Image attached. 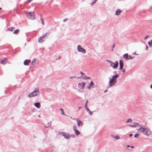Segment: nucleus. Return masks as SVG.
Masks as SVG:
<instances>
[{
    "instance_id": "f257e3e1",
    "label": "nucleus",
    "mask_w": 152,
    "mask_h": 152,
    "mask_svg": "<svg viewBox=\"0 0 152 152\" xmlns=\"http://www.w3.org/2000/svg\"><path fill=\"white\" fill-rule=\"evenodd\" d=\"M129 126L132 127H136L138 126L139 128L137 129V131L143 133L144 134L147 136H149L151 134L150 129L145 126H142L135 122H132L131 125Z\"/></svg>"
},
{
    "instance_id": "f03ea898",
    "label": "nucleus",
    "mask_w": 152,
    "mask_h": 152,
    "mask_svg": "<svg viewBox=\"0 0 152 152\" xmlns=\"http://www.w3.org/2000/svg\"><path fill=\"white\" fill-rule=\"evenodd\" d=\"M118 76V75L116 74L115 75L113 76L112 78L110 79L108 83L110 86H112L115 84L116 82V79Z\"/></svg>"
},
{
    "instance_id": "7ed1b4c3",
    "label": "nucleus",
    "mask_w": 152,
    "mask_h": 152,
    "mask_svg": "<svg viewBox=\"0 0 152 152\" xmlns=\"http://www.w3.org/2000/svg\"><path fill=\"white\" fill-rule=\"evenodd\" d=\"M39 88H35L34 90L28 95V97L31 98L32 97H35L37 96L39 93Z\"/></svg>"
},
{
    "instance_id": "20e7f679",
    "label": "nucleus",
    "mask_w": 152,
    "mask_h": 152,
    "mask_svg": "<svg viewBox=\"0 0 152 152\" xmlns=\"http://www.w3.org/2000/svg\"><path fill=\"white\" fill-rule=\"evenodd\" d=\"M107 61L109 62L110 63V66H112L113 69H115L118 67V61H116L115 63L109 60H107Z\"/></svg>"
},
{
    "instance_id": "39448f33",
    "label": "nucleus",
    "mask_w": 152,
    "mask_h": 152,
    "mask_svg": "<svg viewBox=\"0 0 152 152\" xmlns=\"http://www.w3.org/2000/svg\"><path fill=\"white\" fill-rule=\"evenodd\" d=\"M27 17L31 20H34L35 18L34 16V13L33 12H29L26 14Z\"/></svg>"
},
{
    "instance_id": "423d86ee",
    "label": "nucleus",
    "mask_w": 152,
    "mask_h": 152,
    "mask_svg": "<svg viewBox=\"0 0 152 152\" xmlns=\"http://www.w3.org/2000/svg\"><path fill=\"white\" fill-rule=\"evenodd\" d=\"M77 48V51L78 52L82 53H86V50L84 49L80 45H78Z\"/></svg>"
},
{
    "instance_id": "0eeeda50",
    "label": "nucleus",
    "mask_w": 152,
    "mask_h": 152,
    "mask_svg": "<svg viewBox=\"0 0 152 152\" xmlns=\"http://www.w3.org/2000/svg\"><path fill=\"white\" fill-rule=\"evenodd\" d=\"M86 83L84 82H82L78 84V86L80 89H83Z\"/></svg>"
},
{
    "instance_id": "6e6552de",
    "label": "nucleus",
    "mask_w": 152,
    "mask_h": 152,
    "mask_svg": "<svg viewBox=\"0 0 152 152\" xmlns=\"http://www.w3.org/2000/svg\"><path fill=\"white\" fill-rule=\"evenodd\" d=\"M80 74L82 75V79H84L85 80H90L91 79V78L89 77L86 76L85 75V74L83 72H80Z\"/></svg>"
},
{
    "instance_id": "1a4fd4ad",
    "label": "nucleus",
    "mask_w": 152,
    "mask_h": 152,
    "mask_svg": "<svg viewBox=\"0 0 152 152\" xmlns=\"http://www.w3.org/2000/svg\"><path fill=\"white\" fill-rule=\"evenodd\" d=\"M62 134V135L64 137V138L66 139H69V134H65L64 132H59V134Z\"/></svg>"
},
{
    "instance_id": "9d476101",
    "label": "nucleus",
    "mask_w": 152,
    "mask_h": 152,
    "mask_svg": "<svg viewBox=\"0 0 152 152\" xmlns=\"http://www.w3.org/2000/svg\"><path fill=\"white\" fill-rule=\"evenodd\" d=\"M119 65H120V67L119 69L121 70L122 69L123 67L124 66V62L121 60H120L119 61Z\"/></svg>"
},
{
    "instance_id": "9b49d317",
    "label": "nucleus",
    "mask_w": 152,
    "mask_h": 152,
    "mask_svg": "<svg viewBox=\"0 0 152 152\" xmlns=\"http://www.w3.org/2000/svg\"><path fill=\"white\" fill-rule=\"evenodd\" d=\"M31 61L30 60L26 59L24 61L23 64L25 65L28 66L29 65V63L31 62Z\"/></svg>"
},
{
    "instance_id": "f8f14e48",
    "label": "nucleus",
    "mask_w": 152,
    "mask_h": 152,
    "mask_svg": "<svg viewBox=\"0 0 152 152\" xmlns=\"http://www.w3.org/2000/svg\"><path fill=\"white\" fill-rule=\"evenodd\" d=\"M123 57L125 60H129V55L128 54L126 53L123 55Z\"/></svg>"
},
{
    "instance_id": "ddd939ff",
    "label": "nucleus",
    "mask_w": 152,
    "mask_h": 152,
    "mask_svg": "<svg viewBox=\"0 0 152 152\" xmlns=\"http://www.w3.org/2000/svg\"><path fill=\"white\" fill-rule=\"evenodd\" d=\"M34 105L36 107L38 108H39L40 107V104L39 102H37L34 103Z\"/></svg>"
},
{
    "instance_id": "4468645a",
    "label": "nucleus",
    "mask_w": 152,
    "mask_h": 152,
    "mask_svg": "<svg viewBox=\"0 0 152 152\" xmlns=\"http://www.w3.org/2000/svg\"><path fill=\"white\" fill-rule=\"evenodd\" d=\"M121 12L122 11L121 10L119 9H117L115 11V15H119V14H120Z\"/></svg>"
},
{
    "instance_id": "2eb2a0df",
    "label": "nucleus",
    "mask_w": 152,
    "mask_h": 152,
    "mask_svg": "<svg viewBox=\"0 0 152 152\" xmlns=\"http://www.w3.org/2000/svg\"><path fill=\"white\" fill-rule=\"evenodd\" d=\"M94 83L92 81H91L90 84L87 87V88L89 89L90 90L91 88V86L94 85Z\"/></svg>"
},
{
    "instance_id": "dca6fc26",
    "label": "nucleus",
    "mask_w": 152,
    "mask_h": 152,
    "mask_svg": "<svg viewBox=\"0 0 152 152\" xmlns=\"http://www.w3.org/2000/svg\"><path fill=\"white\" fill-rule=\"evenodd\" d=\"M85 108L87 112L89 113V114L91 115H92V112L90 111L89 108L88 107Z\"/></svg>"
},
{
    "instance_id": "f3484780",
    "label": "nucleus",
    "mask_w": 152,
    "mask_h": 152,
    "mask_svg": "<svg viewBox=\"0 0 152 152\" xmlns=\"http://www.w3.org/2000/svg\"><path fill=\"white\" fill-rule=\"evenodd\" d=\"M44 40L45 39L44 38H43L42 37H40L38 39V42L39 43H41L43 42Z\"/></svg>"
},
{
    "instance_id": "a211bd4d",
    "label": "nucleus",
    "mask_w": 152,
    "mask_h": 152,
    "mask_svg": "<svg viewBox=\"0 0 152 152\" xmlns=\"http://www.w3.org/2000/svg\"><path fill=\"white\" fill-rule=\"evenodd\" d=\"M111 136L113 138L116 140H118L120 138V137L118 135L114 136L113 135H111Z\"/></svg>"
},
{
    "instance_id": "6ab92c4d",
    "label": "nucleus",
    "mask_w": 152,
    "mask_h": 152,
    "mask_svg": "<svg viewBox=\"0 0 152 152\" xmlns=\"http://www.w3.org/2000/svg\"><path fill=\"white\" fill-rule=\"evenodd\" d=\"M75 119L77 121L78 126H80V125L82 123V121L80 120L77 118H75Z\"/></svg>"
},
{
    "instance_id": "aec40b11",
    "label": "nucleus",
    "mask_w": 152,
    "mask_h": 152,
    "mask_svg": "<svg viewBox=\"0 0 152 152\" xmlns=\"http://www.w3.org/2000/svg\"><path fill=\"white\" fill-rule=\"evenodd\" d=\"M50 34V33L49 32H47L46 34H45L44 35H42V36H41L43 38L45 39L47 36V35H48Z\"/></svg>"
},
{
    "instance_id": "412c9836",
    "label": "nucleus",
    "mask_w": 152,
    "mask_h": 152,
    "mask_svg": "<svg viewBox=\"0 0 152 152\" xmlns=\"http://www.w3.org/2000/svg\"><path fill=\"white\" fill-rule=\"evenodd\" d=\"M75 132L76 135L77 136L78 135L80 134V132L77 130H75Z\"/></svg>"
},
{
    "instance_id": "4be33fe9",
    "label": "nucleus",
    "mask_w": 152,
    "mask_h": 152,
    "mask_svg": "<svg viewBox=\"0 0 152 152\" xmlns=\"http://www.w3.org/2000/svg\"><path fill=\"white\" fill-rule=\"evenodd\" d=\"M148 44L150 47H152V39L151 40V41H149L148 42Z\"/></svg>"
},
{
    "instance_id": "5701e85b",
    "label": "nucleus",
    "mask_w": 152,
    "mask_h": 152,
    "mask_svg": "<svg viewBox=\"0 0 152 152\" xmlns=\"http://www.w3.org/2000/svg\"><path fill=\"white\" fill-rule=\"evenodd\" d=\"M6 60L5 59L2 60L1 62V63L2 64H5L6 63Z\"/></svg>"
},
{
    "instance_id": "b1692460",
    "label": "nucleus",
    "mask_w": 152,
    "mask_h": 152,
    "mask_svg": "<svg viewBox=\"0 0 152 152\" xmlns=\"http://www.w3.org/2000/svg\"><path fill=\"white\" fill-rule=\"evenodd\" d=\"M19 32V30L18 29H17V30L13 32V33L14 34H16L18 33Z\"/></svg>"
},
{
    "instance_id": "393cba45",
    "label": "nucleus",
    "mask_w": 152,
    "mask_h": 152,
    "mask_svg": "<svg viewBox=\"0 0 152 152\" xmlns=\"http://www.w3.org/2000/svg\"><path fill=\"white\" fill-rule=\"evenodd\" d=\"M132 121V119L130 118H129L127 119V120L126 121V123H130V122H131Z\"/></svg>"
},
{
    "instance_id": "a878e982",
    "label": "nucleus",
    "mask_w": 152,
    "mask_h": 152,
    "mask_svg": "<svg viewBox=\"0 0 152 152\" xmlns=\"http://www.w3.org/2000/svg\"><path fill=\"white\" fill-rule=\"evenodd\" d=\"M14 28V27H10L8 28V30L9 31H12Z\"/></svg>"
},
{
    "instance_id": "bb28decb",
    "label": "nucleus",
    "mask_w": 152,
    "mask_h": 152,
    "mask_svg": "<svg viewBox=\"0 0 152 152\" xmlns=\"http://www.w3.org/2000/svg\"><path fill=\"white\" fill-rule=\"evenodd\" d=\"M60 110L62 112V115H66L64 114V112L63 111V109L62 108H61Z\"/></svg>"
},
{
    "instance_id": "cd10ccee",
    "label": "nucleus",
    "mask_w": 152,
    "mask_h": 152,
    "mask_svg": "<svg viewBox=\"0 0 152 152\" xmlns=\"http://www.w3.org/2000/svg\"><path fill=\"white\" fill-rule=\"evenodd\" d=\"M69 139L71 137L74 138L75 137V136L74 134H69Z\"/></svg>"
},
{
    "instance_id": "c85d7f7f",
    "label": "nucleus",
    "mask_w": 152,
    "mask_h": 152,
    "mask_svg": "<svg viewBox=\"0 0 152 152\" xmlns=\"http://www.w3.org/2000/svg\"><path fill=\"white\" fill-rule=\"evenodd\" d=\"M97 1V0H93V2L92 3H91V5H93L96 3Z\"/></svg>"
},
{
    "instance_id": "c756f323",
    "label": "nucleus",
    "mask_w": 152,
    "mask_h": 152,
    "mask_svg": "<svg viewBox=\"0 0 152 152\" xmlns=\"http://www.w3.org/2000/svg\"><path fill=\"white\" fill-rule=\"evenodd\" d=\"M115 44H114L112 46V47L111 49V50L112 51H113V48L115 47Z\"/></svg>"
},
{
    "instance_id": "7c9ffc66",
    "label": "nucleus",
    "mask_w": 152,
    "mask_h": 152,
    "mask_svg": "<svg viewBox=\"0 0 152 152\" xmlns=\"http://www.w3.org/2000/svg\"><path fill=\"white\" fill-rule=\"evenodd\" d=\"M134 57H133L131 56L130 55H129V60L130 59H134Z\"/></svg>"
},
{
    "instance_id": "2f4dec72",
    "label": "nucleus",
    "mask_w": 152,
    "mask_h": 152,
    "mask_svg": "<svg viewBox=\"0 0 152 152\" xmlns=\"http://www.w3.org/2000/svg\"><path fill=\"white\" fill-rule=\"evenodd\" d=\"M88 101L87 100L86 101V104H85V108L88 107H87V104H88Z\"/></svg>"
},
{
    "instance_id": "473e14b6",
    "label": "nucleus",
    "mask_w": 152,
    "mask_h": 152,
    "mask_svg": "<svg viewBox=\"0 0 152 152\" xmlns=\"http://www.w3.org/2000/svg\"><path fill=\"white\" fill-rule=\"evenodd\" d=\"M139 134H136L134 135V137H135L137 138V137H139Z\"/></svg>"
},
{
    "instance_id": "72a5a7b5",
    "label": "nucleus",
    "mask_w": 152,
    "mask_h": 152,
    "mask_svg": "<svg viewBox=\"0 0 152 152\" xmlns=\"http://www.w3.org/2000/svg\"><path fill=\"white\" fill-rule=\"evenodd\" d=\"M41 22H42V25H43L44 24V21L43 20V19L42 18H41Z\"/></svg>"
},
{
    "instance_id": "f704fd0d",
    "label": "nucleus",
    "mask_w": 152,
    "mask_h": 152,
    "mask_svg": "<svg viewBox=\"0 0 152 152\" xmlns=\"http://www.w3.org/2000/svg\"><path fill=\"white\" fill-rule=\"evenodd\" d=\"M35 63H36V62H35V60H33L32 62V65H34L35 64Z\"/></svg>"
},
{
    "instance_id": "c9c22d12",
    "label": "nucleus",
    "mask_w": 152,
    "mask_h": 152,
    "mask_svg": "<svg viewBox=\"0 0 152 152\" xmlns=\"http://www.w3.org/2000/svg\"><path fill=\"white\" fill-rule=\"evenodd\" d=\"M149 35H147L144 38V39H147L149 37Z\"/></svg>"
},
{
    "instance_id": "e433bc0d",
    "label": "nucleus",
    "mask_w": 152,
    "mask_h": 152,
    "mask_svg": "<svg viewBox=\"0 0 152 152\" xmlns=\"http://www.w3.org/2000/svg\"><path fill=\"white\" fill-rule=\"evenodd\" d=\"M75 130H77L76 129V127L75 126H73V130L74 131H75Z\"/></svg>"
},
{
    "instance_id": "4c0bfd02",
    "label": "nucleus",
    "mask_w": 152,
    "mask_h": 152,
    "mask_svg": "<svg viewBox=\"0 0 152 152\" xmlns=\"http://www.w3.org/2000/svg\"><path fill=\"white\" fill-rule=\"evenodd\" d=\"M76 77H70L69 79H72L73 78H74Z\"/></svg>"
},
{
    "instance_id": "58836bf2",
    "label": "nucleus",
    "mask_w": 152,
    "mask_h": 152,
    "mask_svg": "<svg viewBox=\"0 0 152 152\" xmlns=\"http://www.w3.org/2000/svg\"><path fill=\"white\" fill-rule=\"evenodd\" d=\"M67 18L64 19L63 20V22H65L66 21H67Z\"/></svg>"
},
{
    "instance_id": "ea45409f",
    "label": "nucleus",
    "mask_w": 152,
    "mask_h": 152,
    "mask_svg": "<svg viewBox=\"0 0 152 152\" xmlns=\"http://www.w3.org/2000/svg\"><path fill=\"white\" fill-rule=\"evenodd\" d=\"M122 71L123 73H124L125 71V69H122Z\"/></svg>"
},
{
    "instance_id": "a19ab883",
    "label": "nucleus",
    "mask_w": 152,
    "mask_h": 152,
    "mask_svg": "<svg viewBox=\"0 0 152 152\" xmlns=\"http://www.w3.org/2000/svg\"><path fill=\"white\" fill-rule=\"evenodd\" d=\"M32 0H28L27 1V3H28L30 2Z\"/></svg>"
},
{
    "instance_id": "79ce46f5",
    "label": "nucleus",
    "mask_w": 152,
    "mask_h": 152,
    "mask_svg": "<svg viewBox=\"0 0 152 152\" xmlns=\"http://www.w3.org/2000/svg\"><path fill=\"white\" fill-rule=\"evenodd\" d=\"M82 76H81V77H76L77 78V79H80V78H82Z\"/></svg>"
},
{
    "instance_id": "37998d69",
    "label": "nucleus",
    "mask_w": 152,
    "mask_h": 152,
    "mask_svg": "<svg viewBox=\"0 0 152 152\" xmlns=\"http://www.w3.org/2000/svg\"><path fill=\"white\" fill-rule=\"evenodd\" d=\"M133 134H129V136L130 137H132L133 136Z\"/></svg>"
},
{
    "instance_id": "c03bdc74",
    "label": "nucleus",
    "mask_w": 152,
    "mask_h": 152,
    "mask_svg": "<svg viewBox=\"0 0 152 152\" xmlns=\"http://www.w3.org/2000/svg\"><path fill=\"white\" fill-rule=\"evenodd\" d=\"M82 108V107L81 106H80L78 107V110H79Z\"/></svg>"
},
{
    "instance_id": "a18cd8bd",
    "label": "nucleus",
    "mask_w": 152,
    "mask_h": 152,
    "mask_svg": "<svg viewBox=\"0 0 152 152\" xmlns=\"http://www.w3.org/2000/svg\"><path fill=\"white\" fill-rule=\"evenodd\" d=\"M148 46H147V45H146V50H148Z\"/></svg>"
},
{
    "instance_id": "49530a36",
    "label": "nucleus",
    "mask_w": 152,
    "mask_h": 152,
    "mask_svg": "<svg viewBox=\"0 0 152 152\" xmlns=\"http://www.w3.org/2000/svg\"><path fill=\"white\" fill-rule=\"evenodd\" d=\"M150 88L152 89V84L150 86Z\"/></svg>"
},
{
    "instance_id": "de8ad7c7",
    "label": "nucleus",
    "mask_w": 152,
    "mask_h": 152,
    "mask_svg": "<svg viewBox=\"0 0 152 152\" xmlns=\"http://www.w3.org/2000/svg\"><path fill=\"white\" fill-rule=\"evenodd\" d=\"M131 148H134V147L133 146H131Z\"/></svg>"
},
{
    "instance_id": "09e8293b",
    "label": "nucleus",
    "mask_w": 152,
    "mask_h": 152,
    "mask_svg": "<svg viewBox=\"0 0 152 152\" xmlns=\"http://www.w3.org/2000/svg\"><path fill=\"white\" fill-rule=\"evenodd\" d=\"M133 55L135 54V55H137V54H136L135 53H133Z\"/></svg>"
},
{
    "instance_id": "8fccbe9b",
    "label": "nucleus",
    "mask_w": 152,
    "mask_h": 152,
    "mask_svg": "<svg viewBox=\"0 0 152 152\" xmlns=\"http://www.w3.org/2000/svg\"><path fill=\"white\" fill-rule=\"evenodd\" d=\"M107 91V90H105L104 91V93H105Z\"/></svg>"
},
{
    "instance_id": "3c124183",
    "label": "nucleus",
    "mask_w": 152,
    "mask_h": 152,
    "mask_svg": "<svg viewBox=\"0 0 152 152\" xmlns=\"http://www.w3.org/2000/svg\"><path fill=\"white\" fill-rule=\"evenodd\" d=\"M130 147V146L129 145H128L127 146V147Z\"/></svg>"
},
{
    "instance_id": "603ef678",
    "label": "nucleus",
    "mask_w": 152,
    "mask_h": 152,
    "mask_svg": "<svg viewBox=\"0 0 152 152\" xmlns=\"http://www.w3.org/2000/svg\"><path fill=\"white\" fill-rule=\"evenodd\" d=\"M38 117H40V115H38Z\"/></svg>"
},
{
    "instance_id": "864d4df0",
    "label": "nucleus",
    "mask_w": 152,
    "mask_h": 152,
    "mask_svg": "<svg viewBox=\"0 0 152 152\" xmlns=\"http://www.w3.org/2000/svg\"><path fill=\"white\" fill-rule=\"evenodd\" d=\"M2 9V8L1 7H0V10Z\"/></svg>"
},
{
    "instance_id": "5fc2aeb1",
    "label": "nucleus",
    "mask_w": 152,
    "mask_h": 152,
    "mask_svg": "<svg viewBox=\"0 0 152 152\" xmlns=\"http://www.w3.org/2000/svg\"><path fill=\"white\" fill-rule=\"evenodd\" d=\"M60 58V57H58L59 59Z\"/></svg>"
}]
</instances>
